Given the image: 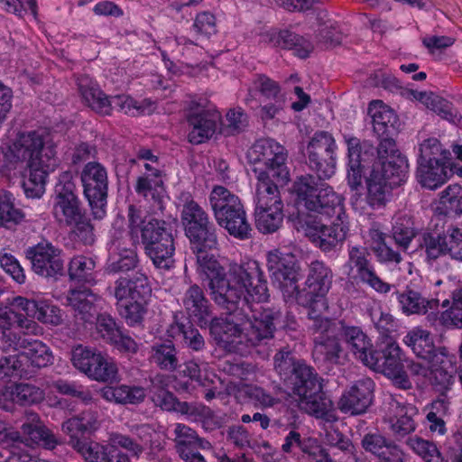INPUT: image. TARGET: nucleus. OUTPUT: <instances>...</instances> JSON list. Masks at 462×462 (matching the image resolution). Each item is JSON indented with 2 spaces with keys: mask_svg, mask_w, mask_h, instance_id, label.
Here are the masks:
<instances>
[{
  "mask_svg": "<svg viewBox=\"0 0 462 462\" xmlns=\"http://www.w3.org/2000/svg\"><path fill=\"white\" fill-rule=\"evenodd\" d=\"M445 236L427 235L424 237V248L428 261L436 260L447 254Z\"/></svg>",
  "mask_w": 462,
  "mask_h": 462,
  "instance_id": "64",
  "label": "nucleus"
},
{
  "mask_svg": "<svg viewBox=\"0 0 462 462\" xmlns=\"http://www.w3.org/2000/svg\"><path fill=\"white\" fill-rule=\"evenodd\" d=\"M71 361L78 370L92 380L106 383L118 379L116 363L96 349L78 346L72 351Z\"/></svg>",
  "mask_w": 462,
  "mask_h": 462,
  "instance_id": "18",
  "label": "nucleus"
},
{
  "mask_svg": "<svg viewBox=\"0 0 462 462\" xmlns=\"http://www.w3.org/2000/svg\"><path fill=\"white\" fill-rule=\"evenodd\" d=\"M2 150L5 162L1 172L8 178L20 175L25 196L40 199L45 193L49 175L60 164L56 144L50 134L19 133Z\"/></svg>",
  "mask_w": 462,
  "mask_h": 462,
  "instance_id": "2",
  "label": "nucleus"
},
{
  "mask_svg": "<svg viewBox=\"0 0 462 462\" xmlns=\"http://www.w3.org/2000/svg\"><path fill=\"white\" fill-rule=\"evenodd\" d=\"M408 445L425 462H445L437 447L430 441L412 437L409 439Z\"/></svg>",
  "mask_w": 462,
  "mask_h": 462,
  "instance_id": "57",
  "label": "nucleus"
},
{
  "mask_svg": "<svg viewBox=\"0 0 462 462\" xmlns=\"http://www.w3.org/2000/svg\"><path fill=\"white\" fill-rule=\"evenodd\" d=\"M197 256V272L207 285L215 302L229 311L226 319H216L210 324V333L217 343L229 352L244 354V345H256L262 339L271 337L273 332L270 311L260 313L254 320L236 313L239 305L242 311L251 301L264 302L268 300L266 281L256 261L243 264H231L226 276L223 265L217 261L215 248L206 243L191 246Z\"/></svg>",
  "mask_w": 462,
  "mask_h": 462,
  "instance_id": "1",
  "label": "nucleus"
},
{
  "mask_svg": "<svg viewBox=\"0 0 462 462\" xmlns=\"http://www.w3.org/2000/svg\"><path fill=\"white\" fill-rule=\"evenodd\" d=\"M440 313L433 316L429 314V319L433 324H439L448 328H462V283L452 291L450 299H445L441 302Z\"/></svg>",
  "mask_w": 462,
  "mask_h": 462,
  "instance_id": "31",
  "label": "nucleus"
},
{
  "mask_svg": "<svg viewBox=\"0 0 462 462\" xmlns=\"http://www.w3.org/2000/svg\"><path fill=\"white\" fill-rule=\"evenodd\" d=\"M53 297L63 305L70 307L77 319L89 323L98 314L103 304L101 298L86 288L69 289L67 293L55 289Z\"/></svg>",
  "mask_w": 462,
  "mask_h": 462,
  "instance_id": "24",
  "label": "nucleus"
},
{
  "mask_svg": "<svg viewBox=\"0 0 462 462\" xmlns=\"http://www.w3.org/2000/svg\"><path fill=\"white\" fill-rule=\"evenodd\" d=\"M447 254L452 259L462 261V229L448 228L445 233Z\"/></svg>",
  "mask_w": 462,
  "mask_h": 462,
  "instance_id": "61",
  "label": "nucleus"
},
{
  "mask_svg": "<svg viewBox=\"0 0 462 462\" xmlns=\"http://www.w3.org/2000/svg\"><path fill=\"white\" fill-rule=\"evenodd\" d=\"M332 279V271L323 262L314 261L310 263L306 281L308 291H300L307 300L303 305L310 309L309 312L310 319H316L327 310L328 302L325 296L331 287Z\"/></svg>",
  "mask_w": 462,
  "mask_h": 462,
  "instance_id": "19",
  "label": "nucleus"
},
{
  "mask_svg": "<svg viewBox=\"0 0 462 462\" xmlns=\"http://www.w3.org/2000/svg\"><path fill=\"white\" fill-rule=\"evenodd\" d=\"M279 185L256 184L254 195L255 225L262 233H273L283 220V204L278 190Z\"/></svg>",
  "mask_w": 462,
  "mask_h": 462,
  "instance_id": "15",
  "label": "nucleus"
},
{
  "mask_svg": "<svg viewBox=\"0 0 462 462\" xmlns=\"http://www.w3.org/2000/svg\"><path fill=\"white\" fill-rule=\"evenodd\" d=\"M182 304L192 322L197 323L201 328L208 325L210 320V311L208 300L199 286H191L185 292Z\"/></svg>",
  "mask_w": 462,
  "mask_h": 462,
  "instance_id": "33",
  "label": "nucleus"
},
{
  "mask_svg": "<svg viewBox=\"0 0 462 462\" xmlns=\"http://www.w3.org/2000/svg\"><path fill=\"white\" fill-rule=\"evenodd\" d=\"M128 227L132 238L137 240L141 236L144 246L160 241L164 233H172L168 223L155 218L145 220L142 211L133 205L128 208Z\"/></svg>",
  "mask_w": 462,
  "mask_h": 462,
  "instance_id": "26",
  "label": "nucleus"
},
{
  "mask_svg": "<svg viewBox=\"0 0 462 462\" xmlns=\"http://www.w3.org/2000/svg\"><path fill=\"white\" fill-rule=\"evenodd\" d=\"M227 391L230 394H234L239 402L248 400L255 406L267 408L276 403V399L263 389L242 382H231L227 386Z\"/></svg>",
  "mask_w": 462,
  "mask_h": 462,
  "instance_id": "39",
  "label": "nucleus"
},
{
  "mask_svg": "<svg viewBox=\"0 0 462 462\" xmlns=\"http://www.w3.org/2000/svg\"><path fill=\"white\" fill-rule=\"evenodd\" d=\"M151 358L158 366L165 370H174L178 364L176 350L171 343L154 346Z\"/></svg>",
  "mask_w": 462,
  "mask_h": 462,
  "instance_id": "55",
  "label": "nucleus"
},
{
  "mask_svg": "<svg viewBox=\"0 0 462 462\" xmlns=\"http://www.w3.org/2000/svg\"><path fill=\"white\" fill-rule=\"evenodd\" d=\"M146 254L154 266L162 270H170L174 265V238L172 233H164L161 240L144 246Z\"/></svg>",
  "mask_w": 462,
  "mask_h": 462,
  "instance_id": "35",
  "label": "nucleus"
},
{
  "mask_svg": "<svg viewBox=\"0 0 462 462\" xmlns=\"http://www.w3.org/2000/svg\"><path fill=\"white\" fill-rule=\"evenodd\" d=\"M274 367L291 390L300 409L326 421L337 416L330 399L313 369L302 361H295L289 351L281 350L274 356Z\"/></svg>",
  "mask_w": 462,
  "mask_h": 462,
  "instance_id": "5",
  "label": "nucleus"
},
{
  "mask_svg": "<svg viewBox=\"0 0 462 462\" xmlns=\"http://www.w3.org/2000/svg\"><path fill=\"white\" fill-rule=\"evenodd\" d=\"M337 145L333 136L328 132H318L311 138L307 147V152L313 157H318V152L324 150L328 154H332Z\"/></svg>",
  "mask_w": 462,
  "mask_h": 462,
  "instance_id": "59",
  "label": "nucleus"
},
{
  "mask_svg": "<svg viewBox=\"0 0 462 462\" xmlns=\"http://www.w3.org/2000/svg\"><path fill=\"white\" fill-rule=\"evenodd\" d=\"M189 125L188 138L191 143L199 144L210 139L217 131L221 114L207 102L192 100L187 110Z\"/></svg>",
  "mask_w": 462,
  "mask_h": 462,
  "instance_id": "21",
  "label": "nucleus"
},
{
  "mask_svg": "<svg viewBox=\"0 0 462 462\" xmlns=\"http://www.w3.org/2000/svg\"><path fill=\"white\" fill-rule=\"evenodd\" d=\"M184 376L189 377L192 382L199 385L208 387L214 383L217 376L208 371V365L206 363L198 364L189 361L185 364L184 369L181 371Z\"/></svg>",
  "mask_w": 462,
  "mask_h": 462,
  "instance_id": "51",
  "label": "nucleus"
},
{
  "mask_svg": "<svg viewBox=\"0 0 462 462\" xmlns=\"http://www.w3.org/2000/svg\"><path fill=\"white\" fill-rule=\"evenodd\" d=\"M247 158L254 166L257 176V183L284 186L290 179L285 164L284 148L273 139L258 140L248 151Z\"/></svg>",
  "mask_w": 462,
  "mask_h": 462,
  "instance_id": "9",
  "label": "nucleus"
},
{
  "mask_svg": "<svg viewBox=\"0 0 462 462\" xmlns=\"http://www.w3.org/2000/svg\"><path fill=\"white\" fill-rule=\"evenodd\" d=\"M456 362L454 354L449 353L446 347H439L432 357L411 362L409 370L418 380L448 389L455 380L457 371Z\"/></svg>",
  "mask_w": 462,
  "mask_h": 462,
  "instance_id": "14",
  "label": "nucleus"
},
{
  "mask_svg": "<svg viewBox=\"0 0 462 462\" xmlns=\"http://www.w3.org/2000/svg\"><path fill=\"white\" fill-rule=\"evenodd\" d=\"M343 270L350 279H361L372 270L365 250L357 246L351 247L348 252V261L343 266Z\"/></svg>",
  "mask_w": 462,
  "mask_h": 462,
  "instance_id": "50",
  "label": "nucleus"
},
{
  "mask_svg": "<svg viewBox=\"0 0 462 462\" xmlns=\"http://www.w3.org/2000/svg\"><path fill=\"white\" fill-rule=\"evenodd\" d=\"M435 212L439 215L462 214V187L458 184L448 185L435 203Z\"/></svg>",
  "mask_w": 462,
  "mask_h": 462,
  "instance_id": "45",
  "label": "nucleus"
},
{
  "mask_svg": "<svg viewBox=\"0 0 462 462\" xmlns=\"http://www.w3.org/2000/svg\"><path fill=\"white\" fill-rule=\"evenodd\" d=\"M95 268L96 262L92 257L76 255L69 263V275L71 280L93 283L95 281Z\"/></svg>",
  "mask_w": 462,
  "mask_h": 462,
  "instance_id": "49",
  "label": "nucleus"
},
{
  "mask_svg": "<svg viewBox=\"0 0 462 462\" xmlns=\"http://www.w3.org/2000/svg\"><path fill=\"white\" fill-rule=\"evenodd\" d=\"M125 219L118 216L113 222L108 243L107 270L111 273L127 272L138 263L134 242L125 231Z\"/></svg>",
  "mask_w": 462,
  "mask_h": 462,
  "instance_id": "17",
  "label": "nucleus"
},
{
  "mask_svg": "<svg viewBox=\"0 0 462 462\" xmlns=\"http://www.w3.org/2000/svg\"><path fill=\"white\" fill-rule=\"evenodd\" d=\"M174 432L176 435L177 450L181 448L191 449L196 448H206L209 447L208 441H204L197 436L196 432L183 424H176Z\"/></svg>",
  "mask_w": 462,
  "mask_h": 462,
  "instance_id": "52",
  "label": "nucleus"
},
{
  "mask_svg": "<svg viewBox=\"0 0 462 462\" xmlns=\"http://www.w3.org/2000/svg\"><path fill=\"white\" fill-rule=\"evenodd\" d=\"M177 204L180 208L181 223L191 246L198 247L200 243H206L209 248H215L217 241L215 232L209 227L208 217L191 194L188 191L180 192Z\"/></svg>",
  "mask_w": 462,
  "mask_h": 462,
  "instance_id": "12",
  "label": "nucleus"
},
{
  "mask_svg": "<svg viewBox=\"0 0 462 462\" xmlns=\"http://www.w3.org/2000/svg\"><path fill=\"white\" fill-rule=\"evenodd\" d=\"M53 216L60 223L71 226L76 236L85 244L94 242L93 226L84 217L79 198L73 192L70 183L57 187Z\"/></svg>",
  "mask_w": 462,
  "mask_h": 462,
  "instance_id": "11",
  "label": "nucleus"
},
{
  "mask_svg": "<svg viewBox=\"0 0 462 462\" xmlns=\"http://www.w3.org/2000/svg\"><path fill=\"white\" fill-rule=\"evenodd\" d=\"M32 270L42 277H56L61 275L64 263L61 251L49 242H41L27 251Z\"/></svg>",
  "mask_w": 462,
  "mask_h": 462,
  "instance_id": "25",
  "label": "nucleus"
},
{
  "mask_svg": "<svg viewBox=\"0 0 462 462\" xmlns=\"http://www.w3.org/2000/svg\"><path fill=\"white\" fill-rule=\"evenodd\" d=\"M108 442L113 453H116L117 448H123L134 457H139L145 449L143 444L120 433L110 434Z\"/></svg>",
  "mask_w": 462,
  "mask_h": 462,
  "instance_id": "58",
  "label": "nucleus"
},
{
  "mask_svg": "<svg viewBox=\"0 0 462 462\" xmlns=\"http://www.w3.org/2000/svg\"><path fill=\"white\" fill-rule=\"evenodd\" d=\"M138 160L144 168L145 173L138 178L135 190L152 203L154 211H162L169 197L163 185L157 157L150 150L143 149L138 152Z\"/></svg>",
  "mask_w": 462,
  "mask_h": 462,
  "instance_id": "16",
  "label": "nucleus"
},
{
  "mask_svg": "<svg viewBox=\"0 0 462 462\" xmlns=\"http://www.w3.org/2000/svg\"><path fill=\"white\" fill-rule=\"evenodd\" d=\"M365 365L383 374L400 389L411 388V382L404 371L402 350L396 342H390L382 352L371 351Z\"/></svg>",
  "mask_w": 462,
  "mask_h": 462,
  "instance_id": "20",
  "label": "nucleus"
},
{
  "mask_svg": "<svg viewBox=\"0 0 462 462\" xmlns=\"http://www.w3.org/2000/svg\"><path fill=\"white\" fill-rule=\"evenodd\" d=\"M397 299L402 311L406 315L426 314L439 306L438 300H425L412 291L400 293Z\"/></svg>",
  "mask_w": 462,
  "mask_h": 462,
  "instance_id": "44",
  "label": "nucleus"
},
{
  "mask_svg": "<svg viewBox=\"0 0 462 462\" xmlns=\"http://www.w3.org/2000/svg\"><path fill=\"white\" fill-rule=\"evenodd\" d=\"M208 199L214 217L220 216L243 206L238 196L220 185L213 187Z\"/></svg>",
  "mask_w": 462,
  "mask_h": 462,
  "instance_id": "43",
  "label": "nucleus"
},
{
  "mask_svg": "<svg viewBox=\"0 0 462 462\" xmlns=\"http://www.w3.org/2000/svg\"><path fill=\"white\" fill-rule=\"evenodd\" d=\"M14 200L11 192L0 189V226L12 229L23 222L25 215L15 207Z\"/></svg>",
  "mask_w": 462,
  "mask_h": 462,
  "instance_id": "46",
  "label": "nucleus"
},
{
  "mask_svg": "<svg viewBox=\"0 0 462 462\" xmlns=\"http://www.w3.org/2000/svg\"><path fill=\"white\" fill-rule=\"evenodd\" d=\"M393 236L400 246L407 248L415 236L411 218L408 216L396 217L393 227Z\"/></svg>",
  "mask_w": 462,
  "mask_h": 462,
  "instance_id": "56",
  "label": "nucleus"
},
{
  "mask_svg": "<svg viewBox=\"0 0 462 462\" xmlns=\"http://www.w3.org/2000/svg\"><path fill=\"white\" fill-rule=\"evenodd\" d=\"M449 152L443 148L435 137H429L419 143L418 162H430L443 158L448 160Z\"/></svg>",
  "mask_w": 462,
  "mask_h": 462,
  "instance_id": "54",
  "label": "nucleus"
},
{
  "mask_svg": "<svg viewBox=\"0 0 462 462\" xmlns=\"http://www.w3.org/2000/svg\"><path fill=\"white\" fill-rule=\"evenodd\" d=\"M158 378L152 381V400L155 405L165 411H178L180 405L172 393L156 385Z\"/></svg>",
  "mask_w": 462,
  "mask_h": 462,
  "instance_id": "62",
  "label": "nucleus"
},
{
  "mask_svg": "<svg viewBox=\"0 0 462 462\" xmlns=\"http://www.w3.org/2000/svg\"><path fill=\"white\" fill-rule=\"evenodd\" d=\"M295 448H300L302 452L308 453L316 462H333L316 439L309 438L301 440L300 435L291 430L285 438L282 450L286 453H291Z\"/></svg>",
  "mask_w": 462,
  "mask_h": 462,
  "instance_id": "42",
  "label": "nucleus"
},
{
  "mask_svg": "<svg viewBox=\"0 0 462 462\" xmlns=\"http://www.w3.org/2000/svg\"><path fill=\"white\" fill-rule=\"evenodd\" d=\"M23 436L12 430L5 429L0 431V443L9 447L15 443L25 442L26 445L38 444L48 449L57 445L53 434L41 422L38 415L33 412L26 414V420L22 426Z\"/></svg>",
  "mask_w": 462,
  "mask_h": 462,
  "instance_id": "23",
  "label": "nucleus"
},
{
  "mask_svg": "<svg viewBox=\"0 0 462 462\" xmlns=\"http://www.w3.org/2000/svg\"><path fill=\"white\" fill-rule=\"evenodd\" d=\"M147 277L137 273L133 279L121 278L116 282L115 296L121 316L129 326L140 325L146 314V299L151 294Z\"/></svg>",
  "mask_w": 462,
  "mask_h": 462,
  "instance_id": "10",
  "label": "nucleus"
},
{
  "mask_svg": "<svg viewBox=\"0 0 462 462\" xmlns=\"http://www.w3.org/2000/svg\"><path fill=\"white\" fill-rule=\"evenodd\" d=\"M246 125L247 117L241 108L229 109L225 120L221 118L219 133L225 135H233L244 130Z\"/></svg>",
  "mask_w": 462,
  "mask_h": 462,
  "instance_id": "53",
  "label": "nucleus"
},
{
  "mask_svg": "<svg viewBox=\"0 0 462 462\" xmlns=\"http://www.w3.org/2000/svg\"><path fill=\"white\" fill-rule=\"evenodd\" d=\"M417 413L418 410L412 404L402 403L396 399H392L389 402L386 420L393 431L407 434L415 429L413 417Z\"/></svg>",
  "mask_w": 462,
  "mask_h": 462,
  "instance_id": "32",
  "label": "nucleus"
},
{
  "mask_svg": "<svg viewBox=\"0 0 462 462\" xmlns=\"http://www.w3.org/2000/svg\"><path fill=\"white\" fill-rule=\"evenodd\" d=\"M217 224L226 229L230 236L244 240L251 236L252 227L247 220L244 206L215 217Z\"/></svg>",
  "mask_w": 462,
  "mask_h": 462,
  "instance_id": "36",
  "label": "nucleus"
},
{
  "mask_svg": "<svg viewBox=\"0 0 462 462\" xmlns=\"http://www.w3.org/2000/svg\"><path fill=\"white\" fill-rule=\"evenodd\" d=\"M11 338L14 340V343L12 346H7L3 337V330L0 332V341L3 348L5 350L13 348L15 352H19L22 359L23 357L26 358L29 368L31 366L44 367L51 364L53 359L52 354L42 342L18 338L12 330Z\"/></svg>",
  "mask_w": 462,
  "mask_h": 462,
  "instance_id": "27",
  "label": "nucleus"
},
{
  "mask_svg": "<svg viewBox=\"0 0 462 462\" xmlns=\"http://www.w3.org/2000/svg\"><path fill=\"white\" fill-rule=\"evenodd\" d=\"M80 178L93 216L102 219L106 214L108 177L106 168L97 162H88L84 166Z\"/></svg>",
  "mask_w": 462,
  "mask_h": 462,
  "instance_id": "22",
  "label": "nucleus"
},
{
  "mask_svg": "<svg viewBox=\"0 0 462 462\" xmlns=\"http://www.w3.org/2000/svg\"><path fill=\"white\" fill-rule=\"evenodd\" d=\"M407 97L412 100L419 101L430 110L437 113L441 118L446 119L453 124H457L460 120V116L453 108L451 104L447 100L435 96L432 93L409 90Z\"/></svg>",
  "mask_w": 462,
  "mask_h": 462,
  "instance_id": "38",
  "label": "nucleus"
},
{
  "mask_svg": "<svg viewBox=\"0 0 462 462\" xmlns=\"http://www.w3.org/2000/svg\"><path fill=\"white\" fill-rule=\"evenodd\" d=\"M266 262L273 282L281 289L287 300H296L299 304L307 303L300 294L297 286L300 273L295 255L280 249H273L268 252Z\"/></svg>",
  "mask_w": 462,
  "mask_h": 462,
  "instance_id": "13",
  "label": "nucleus"
},
{
  "mask_svg": "<svg viewBox=\"0 0 462 462\" xmlns=\"http://www.w3.org/2000/svg\"><path fill=\"white\" fill-rule=\"evenodd\" d=\"M452 175L453 170L448 159L439 158L430 162H418L416 178L418 182L426 189H438Z\"/></svg>",
  "mask_w": 462,
  "mask_h": 462,
  "instance_id": "30",
  "label": "nucleus"
},
{
  "mask_svg": "<svg viewBox=\"0 0 462 462\" xmlns=\"http://www.w3.org/2000/svg\"><path fill=\"white\" fill-rule=\"evenodd\" d=\"M368 115L372 118L374 131L382 137L394 129L397 123L394 111L381 100L370 102Z\"/></svg>",
  "mask_w": 462,
  "mask_h": 462,
  "instance_id": "40",
  "label": "nucleus"
},
{
  "mask_svg": "<svg viewBox=\"0 0 462 462\" xmlns=\"http://www.w3.org/2000/svg\"><path fill=\"white\" fill-rule=\"evenodd\" d=\"M374 385L369 378L357 381L340 397L337 403L339 410L351 414L365 411L372 403Z\"/></svg>",
  "mask_w": 462,
  "mask_h": 462,
  "instance_id": "28",
  "label": "nucleus"
},
{
  "mask_svg": "<svg viewBox=\"0 0 462 462\" xmlns=\"http://www.w3.org/2000/svg\"><path fill=\"white\" fill-rule=\"evenodd\" d=\"M291 192L299 206L336 218L330 226H325L316 219H306L300 226L304 235L324 252L342 245L348 232L343 198L331 187L319 183L311 175L299 177L293 183Z\"/></svg>",
  "mask_w": 462,
  "mask_h": 462,
  "instance_id": "3",
  "label": "nucleus"
},
{
  "mask_svg": "<svg viewBox=\"0 0 462 462\" xmlns=\"http://www.w3.org/2000/svg\"><path fill=\"white\" fill-rule=\"evenodd\" d=\"M51 326H58L63 320L61 310L47 300H29L22 296L13 298L5 309L0 310V325L3 328V337L7 346H12L11 328L17 325L27 334H37L38 324L29 319Z\"/></svg>",
  "mask_w": 462,
  "mask_h": 462,
  "instance_id": "7",
  "label": "nucleus"
},
{
  "mask_svg": "<svg viewBox=\"0 0 462 462\" xmlns=\"http://www.w3.org/2000/svg\"><path fill=\"white\" fill-rule=\"evenodd\" d=\"M120 331L111 316L106 314L97 315V332L104 340L111 344L120 336Z\"/></svg>",
  "mask_w": 462,
  "mask_h": 462,
  "instance_id": "60",
  "label": "nucleus"
},
{
  "mask_svg": "<svg viewBox=\"0 0 462 462\" xmlns=\"http://www.w3.org/2000/svg\"><path fill=\"white\" fill-rule=\"evenodd\" d=\"M44 393L30 383H15L0 390V408L11 411L15 404L31 405L42 402Z\"/></svg>",
  "mask_w": 462,
  "mask_h": 462,
  "instance_id": "29",
  "label": "nucleus"
},
{
  "mask_svg": "<svg viewBox=\"0 0 462 462\" xmlns=\"http://www.w3.org/2000/svg\"><path fill=\"white\" fill-rule=\"evenodd\" d=\"M403 343L420 359L432 357L439 347H435L432 335L420 327L411 328L404 336Z\"/></svg>",
  "mask_w": 462,
  "mask_h": 462,
  "instance_id": "41",
  "label": "nucleus"
},
{
  "mask_svg": "<svg viewBox=\"0 0 462 462\" xmlns=\"http://www.w3.org/2000/svg\"><path fill=\"white\" fill-rule=\"evenodd\" d=\"M314 326L320 335L316 338L315 350L332 363L341 364L352 353L364 365L372 351V343L361 328L345 321L332 323L321 317L314 319Z\"/></svg>",
  "mask_w": 462,
  "mask_h": 462,
  "instance_id": "6",
  "label": "nucleus"
},
{
  "mask_svg": "<svg viewBox=\"0 0 462 462\" xmlns=\"http://www.w3.org/2000/svg\"><path fill=\"white\" fill-rule=\"evenodd\" d=\"M77 85L85 103L101 115H109L113 106L133 116L149 115L156 108L155 103L151 99L137 101L128 95L115 96L109 100L100 90L97 82L87 75L80 76Z\"/></svg>",
  "mask_w": 462,
  "mask_h": 462,
  "instance_id": "8",
  "label": "nucleus"
},
{
  "mask_svg": "<svg viewBox=\"0 0 462 462\" xmlns=\"http://www.w3.org/2000/svg\"><path fill=\"white\" fill-rule=\"evenodd\" d=\"M364 449L382 462H403V453L393 442L379 434H367L362 440Z\"/></svg>",
  "mask_w": 462,
  "mask_h": 462,
  "instance_id": "34",
  "label": "nucleus"
},
{
  "mask_svg": "<svg viewBox=\"0 0 462 462\" xmlns=\"http://www.w3.org/2000/svg\"><path fill=\"white\" fill-rule=\"evenodd\" d=\"M74 449L80 455L85 462H111L113 449L94 440L76 441Z\"/></svg>",
  "mask_w": 462,
  "mask_h": 462,
  "instance_id": "47",
  "label": "nucleus"
},
{
  "mask_svg": "<svg viewBox=\"0 0 462 462\" xmlns=\"http://www.w3.org/2000/svg\"><path fill=\"white\" fill-rule=\"evenodd\" d=\"M390 139H384L379 147L380 162L375 163L366 178L365 193L351 195L350 202L355 211L368 214V208H383L389 201L391 190L406 180V158L394 149Z\"/></svg>",
  "mask_w": 462,
  "mask_h": 462,
  "instance_id": "4",
  "label": "nucleus"
},
{
  "mask_svg": "<svg viewBox=\"0 0 462 462\" xmlns=\"http://www.w3.org/2000/svg\"><path fill=\"white\" fill-rule=\"evenodd\" d=\"M26 358H21L19 352L0 358V380L31 376Z\"/></svg>",
  "mask_w": 462,
  "mask_h": 462,
  "instance_id": "48",
  "label": "nucleus"
},
{
  "mask_svg": "<svg viewBox=\"0 0 462 462\" xmlns=\"http://www.w3.org/2000/svg\"><path fill=\"white\" fill-rule=\"evenodd\" d=\"M0 266L16 282L24 283L26 278L24 271L14 255L5 252L0 253Z\"/></svg>",
  "mask_w": 462,
  "mask_h": 462,
  "instance_id": "63",
  "label": "nucleus"
},
{
  "mask_svg": "<svg viewBox=\"0 0 462 462\" xmlns=\"http://www.w3.org/2000/svg\"><path fill=\"white\" fill-rule=\"evenodd\" d=\"M101 396L107 402L117 404H137L142 402L146 391L138 385H107L100 389Z\"/></svg>",
  "mask_w": 462,
  "mask_h": 462,
  "instance_id": "37",
  "label": "nucleus"
}]
</instances>
